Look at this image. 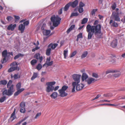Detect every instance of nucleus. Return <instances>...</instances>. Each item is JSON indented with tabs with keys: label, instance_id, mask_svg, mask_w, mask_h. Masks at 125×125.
Masks as SVG:
<instances>
[{
	"label": "nucleus",
	"instance_id": "nucleus-49",
	"mask_svg": "<svg viewBox=\"0 0 125 125\" xmlns=\"http://www.w3.org/2000/svg\"><path fill=\"white\" fill-rule=\"evenodd\" d=\"M7 57H3V58L1 60V63L2 64H3L4 63L6 62H7L6 60V58Z\"/></svg>",
	"mask_w": 125,
	"mask_h": 125
},
{
	"label": "nucleus",
	"instance_id": "nucleus-12",
	"mask_svg": "<svg viewBox=\"0 0 125 125\" xmlns=\"http://www.w3.org/2000/svg\"><path fill=\"white\" fill-rule=\"evenodd\" d=\"M58 92L60 94L59 96L61 97H64L66 96L67 95V94L64 91L61 90H59Z\"/></svg>",
	"mask_w": 125,
	"mask_h": 125
},
{
	"label": "nucleus",
	"instance_id": "nucleus-8",
	"mask_svg": "<svg viewBox=\"0 0 125 125\" xmlns=\"http://www.w3.org/2000/svg\"><path fill=\"white\" fill-rule=\"evenodd\" d=\"M97 81V80L93 78L89 77L86 80V82H87L88 85H89L92 83H94Z\"/></svg>",
	"mask_w": 125,
	"mask_h": 125
},
{
	"label": "nucleus",
	"instance_id": "nucleus-53",
	"mask_svg": "<svg viewBox=\"0 0 125 125\" xmlns=\"http://www.w3.org/2000/svg\"><path fill=\"white\" fill-rule=\"evenodd\" d=\"M116 7V4L115 3H114L111 6V7L113 10H115Z\"/></svg>",
	"mask_w": 125,
	"mask_h": 125
},
{
	"label": "nucleus",
	"instance_id": "nucleus-59",
	"mask_svg": "<svg viewBox=\"0 0 125 125\" xmlns=\"http://www.w3.org/2000/svg\"><path fill=\"white\" fill-rule=\"evenodd\" d=\"M40 47H36L35 48H34L32 50V52H35L36 50H37L39 49Z\"/></svg>",
	"mask_w": 125,
	"mask_h": 125
},
{
	"label": "nucleus",
	"instance_id": "nucleus-40",
	"mask_svg": "<svg viewBox=\"0 0 125 125\" xmlns=\"http://www.w3.org/2000/svg\"><path fill=\"white\" fill-rule=\"evenodd\" d=\"M79 15L78 14L77 12L72 13L70 17H71L73 16H77Z\"/></svg>",
	"mask_w": 125,
	"mask_h": 125
},
{
	"label": "nucleus",
	"instance_id": "nucleus-15",
	"mask_svg": "<svg viewBox=\"0 0 125 125\" xmlns=\"http://www.w3.org/2000/svg\"><path fill=\"white\" fill-rule=\"evenodd\" d=\"M16 26V24L13 25L12 24H11L8 26L7 27V29L9 30H11V31H13L14 30Z\"/></svg>",
	"mask_w": 125,
	"mask_h": 125
},
{
	"label": "nucleus",
	"instance_id": "nucleus-1",
	"mask_svg": "<svg viewBox=\"0 0 125 125\" xmlns=\"http://www.w3.org/2000/svg\"><path fill=\"white\" fill-rule=\"evenodd\" d=\"M99 21L95 20L94 23V25L91 26L88 24L86 27V31L88 33L87 39H91L93 35L94 34L97 38H101V34L102 26L100 24H98Z\"/></svg>",
	"mask_w": 125,
	"mask_h": 125
},
{
	"label": "nucleus",
	"instance_id": "nucleus-54",
	"mask_svg": "<svg viewBox=\"0 0 125 125\" xmlns=\"http://www.w3.org/2000/svg\"><path fill=\"white\" fill-rule=\"evenodd\" d=\"M63 9V8H62L58 10V14L61 15L62 13Z\"/></svg>",
	"mask_w": 125,
	"mask_h": 125
},
{
	"label": "nucleus",
	"instance_id": "nucleus-6",
	"mask_svg": "<svg viewBox=\"0 0 125 125\" xmlns=\"http://www.w3.org/2000/svg\"><path fill=\"white\" fill-rule=\"evenodd\" d=\"M72 77L73 79L75 81L73 82H75L76 84H77L80 82L81 75L74 74L72 75Z\"/></svg>",
	"mask_w": 125,
	"mask_h": 125
},
{
	"label": "nucleus",
	"instance_id": "nucleus-47",
	"mask_svg": "<svg viewBox=\"0 0 125 125\" xmlns=\"http://www.w3.org/2000/svg\"><path fill=\"white\" fill-rule=\"evenodd\" d=\"M97 10V9H93L91 12V14L92 15H94L95 12Z\"/></svg>",
	"mask_w": 125,
	"mask_h": 125
},
{
	"label": "nucleus",
	"instance_id": "nucleus-61",
	"mask_svg": "<svg viewBox=\"0 0 125 125\" xmlns=\"http://www.w3.org/2000/svg\"><path fill=\"white\" fill-rule=\"evenodd\" d=\"M13 69L14 71L17 70L19 71V68L17 66H16V67H13Z\"/></svg>",
	"mask_w": 125,
	"mask_h": 125
},
{
	"label": "nucleus",
	"instance_id": "nucleus-55",
	"mask_svg": "<svg viewBox=\"0 0 125 125\" xmlns=\"http://www.w3.org/2000/svg\"><path fill=\"white\" fill-rule=\"evenodd\" d=\"M25 119H23L21 121H20L17 124H15L14 125H19L23 121L25 120Z\"/></svg>",
	"mask_w": 125,
	"mask_h": 125
},
{
	"label": "nucleus",
	"instance_id": "nucleus-11",
	"mask_svg": "<svg viewBox=\"0 0 125 125\" xmlns=\"http://www.w3.org/2000/svg\"><path fill=\"white\" fill-rule=\"evenodd\" d=\"M115 21H113L112 19H111L109 23L111 26L114 27H117L118 26V24L115 22Z\"/></svg>",
	"mask_w": 125,
	"mask_h": 125
},
{
	"label": "nucleus",
	"instance_id": "nucleus-39",
	"mask_svg": "<svg viewBox=\"0 0 125 125\" xmlns=\"http://www.w3.org/2000/svg\"><path fill=\"white\" fill-rule=\"evenodd\" d=\"M6 100V97L3 96L0 98V102L1 103L3 102Z\"/></svg>",
	"mask_w": 125,
	"mask_h": 125
},
{
	"label": "nucleus",
	"instance_id": "nucleus-37",
	"mask_svg": "<svg viewBox=\"0 0 125 125\" xmlns=\"http://www.w3.org/2000/svg\"><path fill=\"white\" fill-rule=\"evenodd\" d=\"M40 54L39 53H36L35 54L34 57L37 59L38 60L39 58L40 57Z\"/></svg>",
	"mask_w": 125,
	"mask_h": 125
},
{
	"label": "nucleus",
	"instance_id": "nucleus-31",
	"mask_svg": "<svg viewBox=\"0 0 125 125\" xmlns=\"http://www.w3.org/2000/svg\"><path fill=\"white\" fill-rule=\"evenodd\" d=\"M2 55L3 57H7L8 55H7V50H5L2 53Z\"/></svg>",
	"mask_w": 125,
	"mask_h": 125
},
{
	"label": "nucleus",
	"instance_id": "nucleus-33",
	"mask_svg": "<svg viewBox=\"0 0 125 125\" xmlns=\"http://www.w3.org/2000/svg\"><path fill=\"white\" fill-rule=\"evenodd\" d=\"M88 19L87 18H84L82 20L81 22L82 24H83L86 23L88 21Z\"/></svg>",
	"mask_w": 125,
	"mask_h": 125
},
{
	"label": "nucleus",
	"instance_id": "nucleus-36",
	"mask_svg": "<svg viewBox=\"0 0 125 125\" xmlns=\"http://www.w3.org/2000/svg\"><path fill=\"white\" fill-rule=\"evenodd\" d=\"M68 53V51L64 50L63 51V55L64 56V58L66 59V57Z\"/></svg>",
	"mask_w": 125,
	"mask_h": 125
},
{
	"label": "nucleus",
	"instance_id": "nucleus-35",
	"mask_svg": "<svg viewBox=\"0 0 125 125\" xmlns=\"http://www.w3.org/2000/svg\"><path fill=\"white\" fill-rule=\"evenodd\" d=\"M100 105H107L108 106H116L117 105L112 104H104Z\"/></svg>",
	"mask_w": 125,
	"mask_h": 125
},
{
	"label": "nucleus",
	"instance_id": "nucleus-63",
	"mask_svg": "<svg viewBox=\"0 0 125 125\" xmlns=\"http://www.w3.org/2000/svg\"><path fill=\"white\" fill-rule=\"evenodd\" d=\"M10 55H13V53L12 52H7V55H8V56H10Z\"/></svg>",
	"mask_w": 125,
	"mask_h": 125
},
{
	"label": "nucleus",
	"instance_id": "nucleus-46",
	"mask_svg": "<svg viewBox=\"0 0 125 125\" xmlns=\"http://www.w3.org/2000/svg\"><path fill=\"white\" fill-rule=\"evenodd\" d=\"M20 112L21 113H25V107H21L20 110Z\"/></svg>",
	"mask_w": 125,
	"mask_h": 125
},
{
	"label": "nucleus",
	"instance_id": "nucleus-18",
	"mask_svg": "<svg viewBox=\"0 0 125 125\" xmlns=\"http://www.w3.org/2000/svg\"><path fill=\"white\" fill-rule=\"evenodd\" d=\"M17 90V91L15 92L14 94V95L15 96H17L21 92L24 90V88H21L19 90Z\"/></svg>",
	"mask_w": 125,
	"mask_h": 125
},
{
	"label": "nucleus",
	"instance_id": "nucleus-50",
	"mask_svg": "<svg viewBox=\"0 0 125 125\" xmlns=\"http://www.w3.org/2000/svg\"><path fill=\"white\" fill-rule=\"evenodd\" d=\"M92 76L93 77L96 78H97L98 77V75L97 74L95 73H93Z\"/></svg>",
	"mask_w": 125,
	"mask_h": 125
},
{
	"label": "nucleus",
	"instance_id": "nucleus-30",
	"mask_svg": "<svg viewBox=\"0 0 125 125\" xmlns=\"http://www.w3.org/2000/svg\"><path fill=\"white\" fill-rule=\"evenodd\" d=\"M7 83L6 80H3L0 81V85H5L7 84Z\"/></svg>",
	"mask_w": 125,
	"mask_h": 125
},
{
	"label": "nucleus",
	"instance_id": "nucleus-16",
	"mask_svg": "<svg viewBox=\"0 0 125 125\" xmlns=\"http://www.w3.org/2000/svg\"><path fill=\"white\" fill-rule=\"evenodd\" d=\"M88 76L85 73H83L82 76V82L84 81L85 80H86L88 78Z\"/></svg>",
	"mask_w": 125,
	"mask_h": 125
},
{
	"label": "nucleus",
	"instance_id": "nucleus-62",
	"mask_svg": "<svg viewBox=\"0 0 125 125\" xmlns=\"http://www.w3.org/2000/svg\"><path fill=\"white\" fill-rule=\"evenodd\" d=\"M119 91H125V87L121 88L118 90Z\"/></svg>",
	"mask_w": 125,
	"mask_h": 125
},
{
	"label": "nucleus",
	"instance_id": "nucleus-42",
	"mask_svg": "<svg viewBox=\"0 0 125 125\" xmlns=\"http://www.w3.org/2000/svg\"><path fill=\"white\" fill-rule=\"evenodd\" d=\"M77 52L76 51H75L71 53L70 56V57L72 58L76 54Z\"/></svg>",
	"mask_w": 125,
	"mask_h": 125
},
{
	"label": "nucleus",
	"instance_id": "nucleus-9",
	"mask_svg": "<svg viewBox=\"0 0 125 125\" xmlns=\"http://www.w3.org/2000/svg\"><path fill=\"white\" fill-rule=\"evenodd\" d=\"M85 6V4L82 2H80L79 4V7L78 9V10L80 13H82L83 11V7Z\"/></svg>",
	"mask_w": 125,
	"mask_h": 125
},
{
	"label": "nucleus",
	"instance_id": "nucleus-19",
	"mask_svg": "<svg viewBox=\"0 0 125 125\" xmlns=\"http://www.w3.org/2000/svg\"><path fill=\"white\" fill-rule=\"evenodd\" d=\"M117 41L116 40H113L111 43V46L113 47H115L117 45Z\"/></svg>",
	"mask_w": 125,
	"mask_h": 125
},
{
	"label": "nucleus",
	"instance_id": "nucleus-5",
	"mask_svg": "<svg viewBox=\"0 0 125 125\" xmlns=\"http://www.w3.org/2000/svg\"><path fill=\"white\" fill-rule=\"evenodd\" d=\"M110 19L114 20L115 21L118 22L120 21L119 13L118 12H113L110 17Z\"/></svg>",
	"mask_w": 125,
	"mask_h": 125
},
{
	"label": "nucleus",
	"instance_id": "nucleus-2",
	"mask_svg": "<svg viewBox=\"0 0 125 125\" xmlns=\"http://www.w3.org/2000/svg\"><path fill=\"white\" fill-rule=\"evenodd\" d=\"M12 82V80L9 81L7 85V87L8 89H5L3 92L2 94L3 95H5L8 96H10L13 94V92L15 91V90L13 88V85H11Z\"/></svg>",
	"mask_w": 125,
	"mask_h": 125
},
{
	"label": "nucleus",
	"instance_id": "nucleus-22",
	"mask_svg": "<svg viewBox=\"0 0 125 125\" xmlns=\"http://www.w3.org/2000/svg\"><path fill=\"white\" fill-rule=\"evenodd\" d=\"M57 93L54 92L50 96L52 98L55 99L57 97Z\"/></svg>",
	"mask_w": 125,
	"mask_h": 125
},
{
	"label": "nucleus",
	"instance_id": "nucleus-20",
	"mask_svg": "<svg viewBox=\"0 0 125 125\" xmlns=\"http://www.w3.org/2000/svg\"><path fill=\"white\" fill-rule=\"evenodd\" d=\"M15 109H14V111L13 113L11 114V116L10 117V119H11L12 118L11 121H12L13 120L15 119L16 117L15 115Z\"/></svg>",
	"mask_w": 125,
	"mask_h": 125
},
{
	"label": "nucleus",
	"instance_id": "nucleus-10",
	"mask_svg": "<svg viewBox=\"0 0 125 125\" xmlns=\"http://www.w3.org/2000/svg\"><path fill=\"white\" fill-rule=\"evenodd\" d=\"M76 90L77 91H80L82 90L83 89V88L84 87V85L82 83L80 84H78V83L76 84Z\"/></svg>",
	"mask_w": 125,
	"mask_h": 125
},
{
	"label": "nucleus",
	"instance_id": "nucleus-25",
	"mask_svg": "<svg viewBox=\"0 0 125 125\" xmlns=\"http://www.w3.org/2000/svg\"><path fill=\"white\" fill-rule=\"evenodd\" d=\"M45 31V32H44V31H43L42 32L43 35L46 36L48 35L51 32L49 30H46Z\"/></svg>",
	"mask_w": 125,
	"mask_h": 125
},
{
	"label": "nucleus",
	"instance_id": "nucleus-17",
	"mask_svg": "<svg viewBox=\"0 0 125 125\" xmlns=\"http://www.w3.org/2000/svg\"><path fill=\"white\" fill-rule=\"evenodd\" d=\"M25 27L22 24H20L19 27V30L21 31V33H23Z\"/></svg>",
	"mask_w": 125,
	"mask_h": 125
},
{
	"label": "nucleus",
	"instance_id": "nucleus-43",
	"mask_svg": "<svg viewBox=\"0 0 125 125\" xmlns=\"http://www.w3.org/2000/svg\"><path fill=\"white\" fill-rule=\"evenodd\" d=\"M16 88L17 90L20 89L21 87V84L20 83H18L16 86Z\"/></svg>",
	"mask_w": 125,
	"mask_h": 125
},
{
	"label": "nucleus",
	"instance_id": "nucleus-27",
	"mask_svg": "<svg viewBox=\"0 0 125 125\" xmlns=\"http://www.w3.org/2000/svg\"><path fill=\"white\" fill-rule=\"evenodd\" d=\"M24 54H21V53H19L17 55H16L15 57H14V60L20 57H23L24 56Z\"/></svg>",
	"mask_w": 125,
	"mask_h": 125
},
{
	"label": "nucleus",
	"instance_id": "nucleus-26",
	"mask_svg": "<svg viewBox=\"0 0 125 125\" xmlns=\"http://www.w3.org/2000/svg\"><path fill=\"white\" fill-rule=\"evenodd\" d=\"M72 84L73 88L72 89V92H73L75 91V88L76 84L75 82H73Z\"/></svg>",
	"mask_w": 125,
	"mask_h": 125
},
{
	"label": "nucleus",
	"instance_id": "nucleus-48",
	"mask_svg": "<svg viewBox=\"0 0 125 125\" xmlns=\"http://www.w3.org/2000/svg\"><path fill=\"white\" fill-rule=\"evenodd\" d=\"M20 106L21 107H25V103L23 102H22L20 103Z\"/></svg>",
	"mask_w": 125,
	"mask_h": 125
},
{
	"label": "nucleus",
	"instance_id": "nucleus-32",
	"mask_svg": "<svg viewBox=\"0 0 125 125\" xmlns=\"http://www.w3.org/2000/svg\"><path fill=\"white\" fill-rule=\"evenodd\" d=\"M114 70L110 69L107 70L105 72V74L107 75V74L111 73H113L114 72H115V71H114Z\"/></svg>",
	"mask_w": 125,
	"mask_h": 125
},
{
	"label": "nucleus",
	"instance_id": "nucleus-34",
	"mask_svg": "<svg viewBox=\"0 0 125 125\" xmlns=\"http://www.w3.org/2000/svg\"><path fill=\"white\" fill-rule=\"evenodd\" d=\"M42 68V66L40 64H38L36 67V69L38 71L41 70Z\"/></svg>",
	"mask_w": 125,
	"mask_h": 125
},
{
	"label": "nucleus",
	"instance_id": "nucleus-57",
	"mask_svg": "<svg viewBox=\"0 0 125 125\" xmlns=\"http://www.w3.org/2000/svg\"><path fill=\"white\" fill-rule=\"evenodd\" d=\"M53 63V61H51L50 62H49L47 63V65L48 66H50L52 65Z\"/></svg>",
	"mask_w": 125,
	"mask_h": 125
},
{
	"label": "nucleus",
	"instance_id": "nucleus-60",
	"mask_svg": "<svg viewBox=\"0 0 125 125\" xmlns=\"http://www.w3.org/2000/svg\"><path fill=\"white\" fill-rule=\"evenodd\" d=\"M14 71L13 67H10L8 70L9 72H10L12 71Z\"/></svg>",
	"mask_w": 125,
	"mask_h": 125
},
{
	"label": "nucleus",
	"instance_id": "nucleus-56",
	"mask_svg": "<svg viewBox=\"0 0 125 125\" xmlns=\"http://www.w3.org/2000/svg\"><path fill=\"white\" fill-rule=\"evenodd\" d=\"M78 38H83L82 33H79L77 35Z\"/></svg>",
	"mask_w": 125,
	"mask_h": 125
},
{
	"label": "nucleus",
	"instance_id": "nucleus-28",
	"mask_svg": "<svg viewBox=\"0 0 125 125\" xmlns=\"http://www.w3.org/2000/svg\"><path fill=\"white\" fill-rule=\"evenodd\" d=\"M88 54V52L87 51L84 52L83 53L81 56V58L82 59L83 58L86 57Z\"/></svg>",
	"mask_w": 125,
	"mask_h": 125
},
{
	"label": "nucleus",
	"instance_id": "nucleus-44",
	"mask_svg": "<svg viewBox=\"0 0 125 125\" xmlns=\"http://www.w3.org/2000/svg\"><path fill=\"white\" fill-rule=\"evenodd\" d=\"M37 62V61L35 59L32 60L31 62V64L32 65H34Z\"/></svg>",
	"mask_w": 125,
	"mask_h": 125
},
{
	"label": "nucleus",
	"instance_id": "nucleus-13",
	"mask_svg": "<svg viewBox=\"0 0 125 125\" xmlns=\"http://www.w3.org/2000/svg\"><path fill=\"white\" fill-rule=\"evenodd\" d=\"M58 45V44L56 43H51L48 46V48H50L51 49L54 50Z\"/></svg>",
	"mask_w": 125,
	"mask_h": 125
},
{
	"label": "nucleus",
	"instance_id": "nucleus-3",
	"mask_svg": "<svg viewBox=\"0 0 125 125\" xmlns=\"http://www.w3.org/2000/svg\"><path fill=\"white\" fill-rule=\"evenodd\" d=\"M61 19L58 15L53 16L51 18V20L52 23L53 25L55 27H57L60 23Z\"/></svg>",
	"mask_w": 125,
	"mask_h": 125
},
{
	"label": "nucleus",
	"instance_id": "nucleus-41",
	"mask_svg": "<svg viewBox=\"0 0 125 125\" xmlns=\"http://www.w3.org/2000/svg\"><path fill=\"white\" fill-rule=\"evenodd\" d=\"M14 17L15 19V22L18 21L20 19V18L18 16L14 15Z\"/></svg>",
	"mask_w": 125,
	"mask_h": 125
},
{
	"label": "nucleus",
	"instance_id": "nucleus-7",
	"mask_svg": "<svg viewBox=\"0 0 125 125\" xmlns=\"http://www.w3.org/2000/svg\"><path fill=\"white\" fill-rule=\"evenodd\" d=\"M115 72H114L113 73H114L112 75L113 78H117L119 77L121 74V73L120 71L118 70H114Z\"/></svg>",
	"mask_w": 125,
	"mask_h": 125
},
{
	"label": "nucleus",
	"instance_id": "nucleus-14",
	"mask_svg": "<svg viewBox=\"0 0 125 125\" xmlns=\"http://www.w3.org/2000/svg\"><path fill=\"white\" fill-rule=\"evenodd\" d=\"M70 4V6L73 8L75 7L78 4V1L77 0H75L74 1L71 2H69Z\"/></svg>",
	"mask_w": 125,
	"mask_h": 125
},
{
	"label": "nucleus",
	"instance_id": "nucleus-51",
	"mask_svg": "<svg viewBox=\"0 0 125 125\" xmlns=\"http://www.w3.org/2000/svg\"><path fill=\"white\" fill-rule=\"evenodd\" d=\"M13 19V18L10 16H8L6 18L7 20L8 21H11Z\"/></svg>",
	"mask_w": 125,
	"mask_h": 125
},
{
	"label": "nucleus",
	"instance_id": "nucleus-4",
	"mask_svg": "<svg viewBox=\"0 0 125 125\" xmlns=\"http://www.w3.org/2000/svg\"><path fill=\"white\" fill-rule=\"evenodd\" d=\"M55 82H47L46 83V85L47 86L46 89V91L47 92L49 93L50 92H52L53 90L54 87L52 85L55 84Z\"/></svg>",
	"mask_w": 125,
	"mask_h": 125
},
{
	"label": "nucleus",
	"instance_id": "nucleus-52",
	"mask_svg": "<svg viewBox=\"0 0 125 125\" xmlns=\"http://www.w3.org/2000/svg\"><path fill=\"white\" fill-rule=\"evenodd\" d=\"M46 26V24L44 23L43 24L42 26L41 27V30H43V31H45L44 29Z\"/></svg>",
	"mask_w": 125,
	"mask_h": 125
},
{
	"label": "nucleus",
	"instance_id": "nucleus-24",
	"mask_svg": "<svg viewBox=\"0 0 125 125\" xmlns=\"http://www.w3.org/2000/svg\"><path fill=\"white\" fill-rule=\"evenodd\" d=\"M51 49L50 48H48L46 51V54L47 56H49L51 53Z\"/></svg>",
	"mask_w": 125,
	"mask_h": 125
},
{
	"label": "nucleus",
	"instance_id": "nucleus-23",
	"mask_svg": "<svg viewBox=\"0 0 125 125\" xmlns=\"http://www.w3.org/2000/svg\"><path fill=\"white\" fill-rule=\"evenodd\" d=\"M75 25H71L67 31L66 32L67 34L69 33L71 31H72L73 29L75 28Z\"/></svg>",
	"mask_w": 125,
	"mask_h": 125
},
{
	"label": "nucleus",
	"instance_id": "nucleus-38",
	"mask_svg": "<svg viewBox=\"0 0 125 125\" xmlns=\"http://www.w3.org/2000/svg\"><path fill=\"white\" fill-rule=\"evenodd\" d=\"M68 88V86L66 85H64L62 86L61 89L60 90L65 91Z\"/></svg>",
	"mask_w": 125,
	"mask_h": 125
},
{
	"label": "nucleus",
	"instance_id": "nucleus-29",
	"mask_svg": "<svg viewBox=\"0 0 125 125\" xmlns=\"http://www.w3.org/2000/svg\"><path fill=\"white\" fill-rule=\"evenodd\" d=\"M38 76V74L36 73H34L33 76L31 78V80H33L34 79L36 78Z\"/></svg>",
	"mask_w": 125,
	"mask_h": 125
},
{
	"label": "nucleus",
	"instance_id": "nucleus-58",
	"mask_svg": "<svg viewBox=\"0 0 125 125\" xmlns=\"http://www.w3.org/2000/svg\"><path fill=\"white\" fill-rule=\"evenodd\" d=\"M23 23L24 25V26H27L29 24V22L28 21H25V22H24Z\"/></svg>",
	"mask_w": 125,
	"mask_h": 125
},
{
	"label": "nucleus",
	"instance_id": "nucleus-64",
	"mask_svg": "<svg viewBox=\"0 0 125 125\" xmlns=\"http://www.w3.org/2000/svg\"><path fill=\"white\" fill-rule=\"evenodd\" d=\"M51 58L50 57L47 58L46 61V63H47L50 61Z\"/></svg>",
	"mask_w": 125,
	"mask_h": 125
},
{
	"label": "nucleus",
	"instance_id": "nucleus-45",
	"mask_svg": "<svg viewBox=\"0 0 125 125\" xmlns=\"http://www.w3.org/2000/svg\"><path fill=\"white\" fill-rule=\"evenodd\" d=\"M41 115V113H38L36 115H35V116L34 117V119H37L38 118L39 116H40Z\"/></svg>",
	"mask_w": 125,
	"mask_h": 125
},
{
	"label": "nucleus",
	"instance_id": "nucleus-21",
	"mask_svg": "<svg viewBox=\"0 0 125 125\" xmlns=\"http://www.w3.org/2000/svg\"><path fill=\"white\" fill-rule=\"evenodd\" d=\"M70 3L69 2L66 4L65 6V7L63 8V10L64 11H66L69 8V7L70 6Z\"/></svg>",
	"mask_w": 125,
	"mask_h": 125
}]
</instances>
